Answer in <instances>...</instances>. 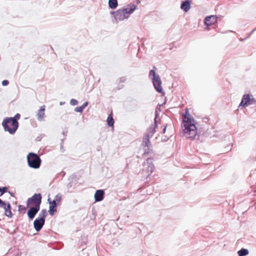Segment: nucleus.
<instances>
[{
  "label": "nucleus",
  "mask_w": 256,
  "mask_h": 256,
  "mask_svg": "<svg viewBox=\"0 0 256 256\" xmlns=\"http://www.w3.org/2000/svg\"><path fill=\"white\" fill-rule=\"evenodd\" d=\"M182 133L184 136L188 138L194 139L197 135V129L194 119L188 114V109L182 116Z\"/></svg>",
  "instance_id": "1"
},
{
  "label": "nucleus",
  "mask_w": 256,
  "mask_h": 256,
  "mask_svg": "<svg viewBox=\"0 0 256 256\" xmlns=\"http://www.w3.org/2000/svg\"><path fill=\"white\" fill-rule=\"evenodd\" d=\"M137 6L134 4H131L118 10L117 14L113 22L118 23L128 19L130 15L136 9Z\"/></svg>",
  "instance_id": "2"
},
{
  "label": "nucleus",
  "mask_w": 256,
  "mask_h": 256,
  "mask_svg": "<svg viewBox=\"0 0 256 256\" xmlns=\"http://www.w3.org/2000/svg\"><path fill=\"white\" fill-rule=\"evenodd\" d=\"M2 126L6 132H8L10 134H14L18 127V122L15 118L12 117L5 118Z\"/></svg>",
  "instance_id": "3"
},
{
  "label": "nucleus",
  "mask_w": 256,
  "mask_h": 256,
  "mask_svg": "<svg viewBox=\"0 0 256 256\" xmlns=\"http://www.w3.org/2000/svg\"><path fill=\"white\" fill-rule=\"evenodd\" d=\"M156 68L154 66L149 73V77L152 79L155 90L160 94H164L163 89L162 86V80L158 74H156L155 70Z\"/></svg>",
  "instance_id": "4"
},
{
  "label": "nucleus",
  "mask_w": 256,
  "mask_h": 256,
  "mask_svg": "<svg viewBox=\"0 0 256 256\" xmlns=\"http://www.w3.org/2000/svg\"><path fill=\"white\" fill-rule=\"evenodd\" d=\"M28 166L33 168H38L40 167L41 160L38 154L30 152L27 156Z\"/></svg>",
  "instance_id": "5"
},
{
  "label": "nucleus",
  "mask_w": 256,
  "mask_h": 256,
  "mask_svg": "<svg viewBox=\"0 0 256 256\" xmlns=\"http://www.w3.org/2000/svg\"><path fill=\"white\" fill-rule=\"evenodd\" d=\"M42 195L40 194H35L31 198H28L26 202L27 206L32 204H34V206L40 208L42 202Z\"/></svg>",
  "instance_id": "6"
},
{
  "label": "nucleus",
  "mask_w": 256,
  "mask_h": 256,
  "mask_svg": "<svg viewBox=\"0 0 256 256\" xmlns=\"http://www.w3.org/2000/svg\"><path fill=\"white\" fill-rule=\"evenodd\" d=\"M141 146L144 148V154L153 152L151 148V144L148 136H144Z\"/></svg>",
  "instance_id": "7"
},
{
  "label": "nucleus",
  "mask_w": 256,
  "mask_h": 256,
  "mask_svg": "<svg viewBox=\"0 0 256 256\" xmlns=\"http://www.w3.org/2000/svg\"><path fill=\"white\" fill-rule=\"evenodd\" d=\"M143 166L144 168L142 169V171L146 172L148 174L147 177H148L152 173L154 170V166L153 164L152 159L151 158H148L146 160V162L144 163Z\"/></svg>",
  "instance_id": "8"
},
{
  "label": "nucleus",
  "mask_w": 256,
  "mask_h": 256,
  "mask_svg": "<svg viewBox=\"0 0 256 256\" xmlns=\"http://www.w3.org/2000/svg\"><path fill=\"white\" fill-rule=\"evenodd\" d=\"M217 16H216L212 15L206 16L204 19V24L206 26V30H210L209 26L214 24L217 22Z\"/></svg>",
  "instance_id": "9"
},
{
  "label": "nucleus",
  "mask_w": 256,
  "mask_h": 256,
  "mask_svg": "<svg viewBox=\"0 0 256 256\" xmlns=\"http://www.w3.org/2000/svg\"><path fill=\"white\" fill-rule=\"evenodd\" d=\"M158 107L157 106L156 110L155 112V118H154V127L153 128H150L149 130H148L147 133L144 136H148V138H150V137H152L153 134L156 132V128L157 127L158 121L157 120L158 118Z\"/></svg>",
  "instance_id": "10"
},
{
  "label": "nucleus",
  "mask_w": 256,
  "mask_h": 256,
  "mask_svg": "<svg viewBox=\"0 0 256 256\" xmlns=\"http://www.w3.org/2000/svg\"><path fill=\"white\" fill-rule=\"evenodd\" d=\"M45 219L44 218H36L34 222V226L36 232H39L41 230L44 224Z\"/></svg>",
  "instance_id": "11"
},
{
  "label": "nucleus",
  "mask_w": 256,
  "mask_h": 256,
  "mask_svg": "<svg viewBox=\"0 0 256 256\" xmlns=\"http://www.w3.org/2000/svg\"><path fill=\"white\" fill-rule=\"evenodd\" d=\"M46 106L43 105L41 106L40 109L38 110L36 116V118L38 122H43L46 118V116L45 114Z\"/></svg>",
  "instance_id": "12"
},
{
  "label": "nucleus",
  "mask_w": 256,
  "mask_h": 256,
  "mask_svg": "<svg viewBox=\"0 0 256 256\" xmlns=\"http://www.w3.org/2000/svg\"><path fill=\"white\" fill-rule=\"evenodd\" d=\"M254 101V99H250V96L249 94L244 95L242 102L240 104V106L245 107L252 103V102Z\"/></svg>",
  "instance_id": "13"
},
{
  "label": "nucleus",
  "mask_w": 256,
  "mask_h": 256,
  "mask_svg": "<svg viewBox=\"0 0 256 256\" xmlns=\"http://www.w3.org/2000/svg\"><path fill=\"white\" fill-rule=\"evenodd\" d=\"M40 208L37 206H32L28 211V216L30 220H32L34 218L35 216L38 212Z\"/></svg>",
  "instance_id": "14"
},
{
  "label": "nucleus",
  "mask_w": 256,
  "mask_h": 256,
  "mask_svg": "<svg viewBox=\"0 0 256 256\" xmlns=\"http://www.w3.org/2000/svg\"><path fill=\"white\" fill-rule=\"evenodd\" d=\"M104 191L102 190H98L94 194V200L96 202H100L104 198Z\"/></svg>",
  "instance_id": "15"
},
{
  "label": "nucleus",
  "mask_w": 256,
  "mask_h": 256,
  "mask_svg": "<svg viewBox=\"0 0 256 256\" xmlns=\"http://www.w3.org/2000/svg\"><path fill=\"white\" fill-rule=\"evenodd\" d=\"M192 1L190 0H186L182 2L180 6V8L183 10L184 12H188L190 8Z\"/></svg>",
  "instance_id": "16"
},
{
  "label": "nucleus",
  "mask_w": 256,
  "mask_h": 256,
  "mask_svg": "<svg viewBox=\"0 0 256 256\" xmlns=\"http://www.w3.org/2000/svg\"><path fill=\"white\" fill-rule=\"evenodd\" d=\"M118 1L117 0H108V6L112 9H114L118 6Z\"/></svg>",
  "instance_id": "17"
},
{
  "label": "nucleus",
  "mask_w": 256,
  "mask_h": 256,
  "mask_svg": "<svg viewBox=\"0 0 256 256\" xmlns=\"http://www.w3.org/2000/svg\"><path fill=\"white\" fill-rule=\"evenodd\" d=\"M11 206L10 204L8 203L7 204L6 208V209H4L5 210V214L10 218H11L12 216V213L10 210Z\"/></svg>",
  "instance_id": "18"
},
{
  "label": "nucleus",
  "mask_w": 256,
  "mask_h": 256,
  "mask_svg": "<svg viewBox=\"0 0 256 256\" xmlns=\"http://www.w3.org/2000/svg\"><path fill=\"white\" fill-rule=\"evenodd\" d=\"M126 78L125 76H122L117 81L118 84V89H121L124 87V85L120 86V83H124L126 82Z\"/></svg>",
  "instance_id": "19"
},
{
  "label": "nucleus",
  "mask_w": 256,
  "mask_h": 256,
  "mask_svg": "<svg viewBox=\"0 0 256 256\" xmlns=\"http://www.w3.org/2000/svg\"><path fill=\"white\" fill-rule=\"evenodd\" d=\"M238 254L239 256H245L248 254V251L246 249L242 248L238 251Z\"/></svg>",
  "instance_id": "20"
},
{
  "label": "nucleus",
  "mask_w": 256,
  "mask_h": 256,
  "mask_svg": "<svg viewBox=\"0 0 256 256\" xmlns=\"http://www.w3.org/2000/svg\"><path fill=\"white\" fill-rule=\"evenodd\" d=\"M56 207H54V206H50L48 212L50 215L53 216L54 214V213L56 212Z\"/></svg>",
  "instance_id": "21"
},
{
  "label": "nucleus",
  "mask_w": 256,
  "mask_h": 256,
  "mask_svg": "<svg viewBox=\"0 0 256 256\" xmlns=\"http://www.w3.org/2000/svg\"><path fill=\"white\" fill-rule=\"evenodd\" d=\"M48 213L46 210V209H42L39 214V218H44V219H45Z\"/></svg>",
  "instance_id": "22"
},
{
  "label": "nucleus",
  "mask_w": 256,
  "mask_h": 256,
  "mask_svg": "<svg viewBox=\"0 0 256 256\" xmlns=\"http://www.w3.org/2000/svg\"><path fill=\"white\" fill-rule=\"evenodd\" d=\"M107 123L108 126H112L114 125V121L112 116H109L107 118Z\"/></svg>",
  "instance_id": "23"
},
{
  "label": "nucleus",
  "mask_w": 256,
  "mask_h": 256,
  "mask_svg": "<svg viewBox=\"0 0 256 256\" xmlns=\"http://www.w3.org/2000/svg\"><path fill=\"white\" fill-rule=\"evenodd\" d=\"M54 200H56V202H57L58 204L60 202L61 200H62V195L60 194H56L55 197H54Z\"/></svg>",
  "instance_id": "24"
},
{
  "label": "nucleus",
  "mask_w": 256,
  "mask_h": 256,
  "mask_svg": "<svg viewBox=\"0 0 256 256\" xmlns=\"http://www.w3.org/2000/svg\"><path fill=\"white\" fill-rule=\"evenodd\" d=\"M8 190V188L6 186L0 187V196H2L4 193L7 192Z\"/></svg>",
  "instance_id": "25"
},
{
  "label": "nucleus",
  "mask_w": 256,
  "mask_h": 256,
  "mask_svg": "<svg viewBox=\"0 0 256 256\" xmlns=\"http://www.w3.org/2000/svg\"><path fill=\"white\" fill-rule=\"evenodd\" d=\"M48 201L50 206L57 207L58 204L56 202V200H53L52 201L50 202V198H48Z\"/></svg>",
  "instance_id": "26"
},
{
  "label": "nucleus",
  "mask_w": 256,
  "mask_h": 256,
  "mask_svg": "<svg viewBox=\"0 0 256 256\" xmlns=\"http://www.w3.org/2000/svg\"><path fill=\"white\" fill-rule=\"evenodd\" d=\"M84 110L82 106L76 107L74 109V111L78 112H82Z\"/></svg>",
  "instance_id": "27"
},
{
  "label": "nucleus",
  "mask_w": 256,
  "mask_h": 256,
  "mask_svg": "<svg viewBox=\"0 0 256 256\" xmlns=\"http://www.w3.org/2000/svg\"><path fill=\"white\" fill-rule=\"evenodd\" d=\"M78 102L76 100L72 98L70 101V104L72 106H76L78 104Z\"/></svg>",
  "instance_id": "28"
},
{
  "label": "nucleus",
  "mask_w": 256,
  "mask_h": 256,
  "mask_svg": "<svg viewBox=\"0 0 256 256\" xmlns=\"http://www.w3.org/2000/svg\"><path fill=\"white\" fill-rule=\"evenodd\" d=\"M117 12H118V10H116V11H112V12H110V14H112V15H113V18L112 20V21L113 22V20H115V18H116V14H117Z\"/></svg>",
  "instance_id": "29"
},
{
  "label": "nucleus",
  "mask_w": 256,
  "mask_h": 256,
  "mask_svg": "<svg viewBox=\"0 0 256 256\" xmlns=\"http://www.w3.org/2000/svg\"><path fill=\"white\" fill-rule=\"evenodd\" d=\"M8 84H9V82L8 80H4L2 82V84L3 86H6L8 85Z\"/></svg>",
  "instance_id": "30"
},
{
  "label": "nucleus",
  "mask_w": 256,
  "mask_h": 256,
  "mask_svg": "<svg viewBox=\"0 0 256 256\" xmlns=\"http://www.w3.org/2000/svg\"><path fill=\"white\" fill-rule=\"evenodd\" d=\"M88 102H84L81 106L82 108L84 110L86 107L88 105Z\"/></svg>",
  "instance_id": "31"
},
{
  "label": "nucleus",
  "mask_w": 256,
  "mask_h": 256,
  "mask_svg": "<svg viewBox=\"0 0 256 256\" xmlns=\"http://www.w3.org/2000/svg\"><path fill=\"white\" fill-rule=\"evenodd\" d=\"M26 210V208L24 207V206H22V205H19L18 206V210L19 211H20L22 210Z\"/></svg>",
  "instance_id": "32"
},
{
  "label": "nucleus",
  "mask_w": 256,
  "mask_h": 256,
  "mask_svg": "<svg viewBox=\"0 0 256 256\" xmlns=\"http://www.w3.org/2000/svg\"><path fill=\"white\" fill-rule=\"evenodd\" d=\"M20 116V114H17L14 118H15L16 120V118L19 119Z\"/></svg>",
  "instance_id": "33"
},
{
  "label": "nucleus",
  "mask_w": 256,
  "mask_h": 256,
  "mask_svg": "<svg viewBox=\"0 0 256 256\" xmlns=\"http://www.w3.org/2000/svg\"><path fill=\"white\" fill-rule=\"evenodd\" d=\"M5 203L4 202L2 201L0 198V207L4 205V204Z\"/></svg>",
  "instance_id": "34"
},
{
  "label": "nucleus",
  "mask_w": 256,
  "mask_h": 256,
  "mask_svg": "<svg viewBox=\"0 0 256 256\" xmlns=\"http://www.w3.org/2000/svg\"><path fill=\"white\" fill-rule=\"evenodd\" d=\"M6 206H7V204H6V203L5 202L4 205L2 206L0 208H3L4 209H6Z\"/></svg>",
  "instance_id": "35"
},
{
  "label": "nucleus",
  "mask_w": 256,
  "mask_h": 256,
  "mask_svg": "<svg viewBox=\"0 0 256 256\" xmlns=\"http://www.w3.org/2000/svg\"><path fill=\"white\" fill-rule=\"evenodd\" d=\"M166 125L163 128V133H164L166 132Z\"/></svg>",
  "instance_id": "36"
},
{
  "label": "nucleus",
  "mask_w": 256,
  "mask_h": 256,
  "mask_svg": "<svg viewBox=\"0 0 256 256\" xmlns=\"http://www.w3.org/2000/svg\"><path fill=\"white\" fill-rule=\"evenodd\" d=\"M64 104V102H60V104L62 106Z\"/></svg>",
  "instance_id": "37"
},
{
  "label": "nucleus",
  "mask_w": 256,
  "mask_h": 256,
  "mask_svg": "<svg viewBox=\"0 0 256 256\" xmlns=\"http://www.w3.org/2000/svg\"><path fill=\"white\" fill-rule=\"evenodd\" d=\"M60 147H61V149H62V147H63V142H62L60 144Z\"/></svg>",
  "instance_id": "38"
},
{
  "label": "nucleus",
  "mask_w": 256,
  "mask_h": 256,
  "mask_svg": "<svg viewBox=\"0 0 256 256\" xmlns=\"http://www.w3.org/2000/svg\"><path fill=\"white\" fill-rule=\"evenodd\" d=\"M163 140L164 141H166V139H164Z\"/></svg>",
  "instance_id": "39"
},
{
  "label": "nucleus",
  "mask_w": 256,
  "mask_h": 256,
  "mask_svg": "<svg viewBox=\"0 0 256 256\" xmlns=\"http://www.w3.org/2000/svg\"><path fill=\"white\" fill-rule=\"evenodd\" d=\"M10 194L11 196H12V193H10Z\"/></svg>",
  "instance_id": "40"
}]
</instances>
